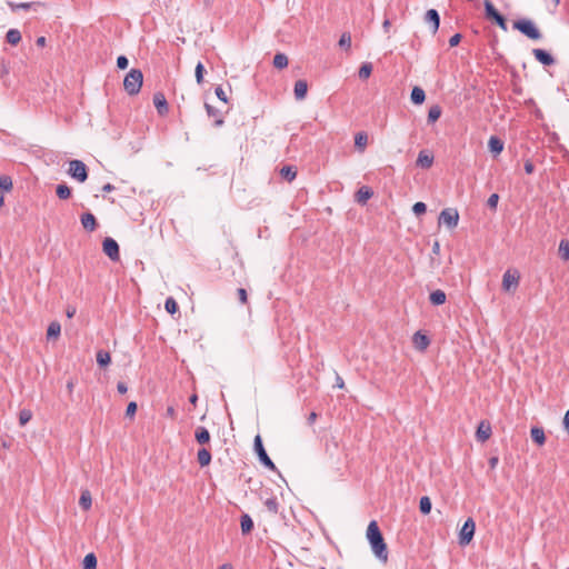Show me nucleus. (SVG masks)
I'll return each instance as SVG.
<instances>
[{
	"mask_svg": "<svg viewBox=\"0 0 569 569\" xmlns=\"http://www.w3.org/2000/svg\"><path fill=\"white\" fill-rule=\"evenodd\" d=\"M9 73L8 66L4 61H1L0 63V77H3L4 74Z\"/></svg>",
	"mask_w": 569,
	"mask_h": 569,
	"instance_id": "680f3d73",
	"label": "nucleus"
},
{
	"mask_svg": "<svg viewBox=\"0 0 569 569\" xmlns=\"http://www.w3.org/2000/svg\"><path fill=\"white\" fill-rule=\"evenodd\" d=\"M204 108H206L207 114L209 117L214 118V126L216 127H221L224 121H223V118H222L220 111L217 108H214L211 104H209V103H204Z\"/></svg>",
	"mask_w": 569,
	"mask_h": 569,
	"instance_id": "aec40b11",
	"label": "nucleus"
},
{
	"mask_svg": "<svg viewBox=\"0 0 569 569\" xmlns=\"http://www.w3.org/2000/svg\"><path fill=\"white\" fill-rule=\"evenodd\" d=\"M427 211V206L425 202L418 201L412 206V212L416 216H421Z\"/></svg>",
	"mask_w": 569,
	"mask_h": 569,
	"instance_id": "09e8293b",
	"label": "nucleus"
},
{
	"mask_svg": "<svg viewBox=\"0 0 569 569\" xmlns=\"http://www.w3.org/2000/svg\"><path fill=\"white\" fill-rule=\"evenodd\" d=\"M110 362H111V357H110V353L108 351L99 350L97 352V363L100 367H102V368L107 367Z\"/></svg>",
	"mask_w": 569,
	"mask_h": 569,
	"instance_id": "c9c22d12",
	"label": "nucleus"
},
{
	"mask_svg": "<svg viewBox=\"0 0 569 569\" xmlns=\"http://www.w3.org/2000/svg\"><path fill=\"white\" fill-rule=\"evenodd\" d=\"M433 163V156L428 153L426 150H421L417 158V166L423 169H428Z\"/></svg>",
	"mask_w": 569,
	"mask_h": 569,
	"instance_id": "6ab92c4d",
	"label": "nucleus"
},
{
	"mask_svg": "<svg viewBox=\"0 0 569 569\" xmlns=\"http://www.w3.org/2000/svg\"><path fill=\"white\" fill-rule=\"evenodd\" d=\"M316 419H317V413L312 411V412L309 415V417H308V423H309V425H312V423L316 421Z\"/></svg>",
	"mask_w": 569,
	"mask_h": 569,
	"instance_id": "774afa93",
	"label": "nucleus"
},
{
	"mask_svg": "<svg viewBox=\"0 0 569 569\" xmlns=\"http://www.w3.org/2000/svg\"><path fill=\"white\" fill-rule=\"evenodd\" d=\"M432 508L431 500L428 496H423L419 501V510L422 515H429Z\"/></svg>",
	"mask_w": 569,
	"mask_h": 569,
	"instance_id": "f704fd0d",
	"label": "nucleus"
},
{
	"mask_svg": "<svg viewBox=\"0 0 569 569\" xmlns=\"http://www.w3.org/2000/svg\"><path fill=\"white\" fill-rule=\"evenodd\" d=\"M153 104L157 108L159 114H164L168 112V103L161 92L153 94Z\"/></svg>",
	"mask_w": 569,
	"mask_h": 569,
	"instance_id": "a211bd4d",
	"label": "nucleus"
},
{
	"mask_svg": "<svg viewBox=\"0 0 569 569\" xmlns=\"http://www.w3.org/2000/svg\"><path fill=\"white\" fill-rule=\"evenodd\" d=\"M485 12L488 19L493 20L503 31H507L506 18L496 9L490 0H485Z\"/></svg>",
	"mask_w": 569,
	"mask_h": 569,
	"instance_id": "0eeeda50",
	"label": "nucleus"
},
{
	"mask_svg": "<svg viewBox=\"0 0 569 569\" xmlns=\"http://www.w3.org/2000/svg\"><path fill=\"white\" fill-rule=\"evenodd\" d=\"M253 448H254V451L258 456V459H259V462L266 467L267 469L269 470H272V471H278L276 465L273 463V461L270 459V457L268 456L264 447H263V443H262V439L259 435H257L254 437V440H253Z\"/></svg>",
	"mask_w": 569,
	"mask_h": 569,
	"instance_id": "20e7f679",
	"label": "nucleus"
},
{
	"mask_svg": "<svg viewBox=\"0 0 569 569\" xmlns=\"http://www.w3.org/2000/svg\"><path fill=\"white\" fill-rule=\"evenodd\" d=\"M523 169L526 173L531 174L535 171V166L530 160H527L525 162Z\"/></svg>",
	"mask_w": 569,
	"mask_h": 569,
	"instance_id": "6e6d98bb",
	"label": "nucleus"
},
{
	"mask_svg": "<svg viewBox=\"0 0 569 569\" xmlns=\"http://www.w3.org/2000/svg\"><path fill=\"white\" fill-rule=\"evenodd\" d=\"M498 462H499L498 457H491V458L489 459V466H490V468H491V469H495V468L497 467Z\"/></svg>",
	"mask_w": 569,
	"mask_h": 569,
	"instance_id": "0e129e2a",
	"label": "nucleus"
},
{
	"mask_svg": "<svg viewBox=\"0 0 569 569\" xmlns=\"http://www.w3.org/2000/svg\"><path fill=\"white\" fill-rule=\"evenodd\" d=\"M76 312H77L76 307H73V306H68L67 307L66 315H67L68 318H73Z\"/></svg>",
	"mask_w": 569,
	"mask_h": 569,
	"instance_id": "052dcab7",
	"label": "nucleus"
},
{
	"mask_svg": "<svg viewBox=\"0 0 569 569\" xmlns=\"http://www.w3.org/2000/svg\"><path fill=\"white\" fill-rule=\"evenodd\" d=\"M46 42H47V39L46 37H39L36 41L37 46L38 47H44L46 46Z\"/></svg>",
	"mask_w": 569,
	"mask_h": 569,
	"instance_id": "338daca9",
	"label": "nucleus"
},
{
	"mask_svg": "<svg viewBox=\"0 0 569 569\" xmlns=\"http://www.w3.org/2000/svg\"><path fill=\"white\" fill-rule=\"evenodd\" d=\"M308 92V83L306 80H298L295 83L293 93L295 98L299 101L303 100L307 97Z\"/></svg>",
	"mask_w": 569,
	"mask_h": 569,
	"instance_id": "dca6fc26",
	"label": "nucleus"
},
{
	"mask_svg": "<svg viewBox=\"0 0 569 569\" xmlns=\"http://www.w3.org/2000/svg\"><path fill=\"white\" fill-rule=\"evenodd\" d=\"M102 250L111 261H118L120 259L119 244L113 238H104L102 241Z\"/></svg>",
	"mask_w": 569,
	"mask_h": 569,
	"instance_id": "6e6552de",
	"label": "nucleus"
},
{
	"mask_svg": "<svg viewBox=\"0 0 569 569\" xmlns=\"http://www.w3.org/2000/svg\"><path fill=\"white\" fill-rule=\"evenodd\" d=\"M204 66L202 62H198L194 70L196 80L199 84L203 81Z\"/></svg>",
	"mask_w": 569,
	"mask_h": 569,
	"instance_id": "de8ad7c7",
	"label": "nucleus"
},
{
	"mask_svg": "<svg viewBox=\"0 0 569 569\" xmlns=\"http://www.w3.org/2000/svg\"><path fill=\"white\" fill-rule=\"evenodd\" d=\"M129 60L126 56H119L117 58V67L121 70H124L128 68Z\"/></svg>",
	"mask_w": 569,
	"mask_h": 569,
	"instance_id": "864d4df0",
	"label": "nucleus"
},
{
	"mask_svg": "<svg viewBox=\"0 0 569 569\" xmlns=\"http://www.w3.org/2000/svg\"><path fill=\"white\" fill-rule=\"evenodd\" d=\"M439 222L445 223L448 228L452 229L458 226L459 213L457 209L446 208L440 212Z\"/></svg>",
	"mask_w": 569,
	"mask_h": 569,
	"instance_id": "1a4fd4ad",
	"label": "nucleus"
},
{
	"mask_svg": "<svg viewBox=\"0 0 569 569\" xmlns=\"http://www.w3.org/2000/svg\"><path fill=\"white\" fill-rule=\"evenodd\" d=\"M56 193L59 199L66 200L71 196V189L66 183H59L56 188Z\"/></svg>",
	"mask_w": 569,
	"mask_h": 569,
	"instance_id": "72a5a7b5",
	"label": "nucleus"
},
{
	"mask_svg": "<svg viewBox=\"0 0 569 569\" xmlns=\"http://www.w3.org/2000/svg\"><path fill=\"white\" fill-rule=\"evenodd\" d=\"M559 254L562 260H569V241L562 239L559 243Z\"/></svg>",
	"mask_w": 569,
	"mask_h": 569,
	"instance_id": "ea45409f",
	"label": "nucleus"
},
{
	"mask_svg": "<svg viewBox=\"0 0 569 569\" xmlns=\"http://www.w3.org/2000/svg\"><path fill=\"white\" fill-rule=\"evenodd\" d=\"M412 342L417 350L425 351L430 345V339L428 338L427 335L422 333L421 331H417L412 337Z\"/></svg>",
	"mask_w": 569,
	"mask_h": 569,
	"instance_id": "ddd939ff",
	"label": "nucleus"
},
{
	"mask_svg": "<svg viewBox=\"0 0 569 569\" xmlns=\"http://www.w3.org/2000/svg\"><path fill=\"white\" fill-rule=\"evenodd\" d=\"M492 433L491 426L488 422L481 421L476 431V438L478 441H486Z\"/></svg>",
	"mask_w": 569,
	"mask_h": 569,
	"instance_id": "4468645a",
	"label": "nucleus"
},
{
	"mask_svg": "<svg viewBox=\"0 0 569 569\" xmlns=\"http://www.w3.org/2000/svg\"><path fill=\"white\" fill-rule=\"evenodd\" d=\"M530 436L532 441L539 446H542L546 442V436L542 428L532 427L530 430Z\"/></svg>",
	"mask_w": 569,
	"mask_h": 569,
	"instance_id": "393cba45",
	"label": "nucleus"
},
{
	"mask_svg": "<svg viewBox=\"0 0 569 569\" xmlns=\"http://www.w3.org/2000/svg\"><path fill=\"white\" fill-rule=\"evenodd\" d=\"M143 82V74L140 69H131L123 80V88L129 96L138 94Z\"/></svg>",
	"mask_w": 569,
	"mask_h": 569,
	"instance_id": "f03ea898",
	"label": "nucleus"
},
{
	"mask_svg": "<svg viewBox=\"0 0 569 569\" xmlns=\"http://www.w3.org/2000/svg\"><path fill=\"white\" fill-rule=\"evenodd\" d=\"M32 418V413L28 409H23L19 412V422L21 426L28 423Z\"/></svg>",
	"mask_w": 569,
	"mask_h": 569,
	"instance_id": "49530a36",
	"label": "nucleus"
},
{
	"mask_svg": "<svg viewBox=\"0 0 569 569\" xmlns=\"http://www.w3.org/2000/svg\"><path fill=\"white\" fill-rule=\"evenodd\" d=\"M498 201H499V194L498 193H492V194H490V197L487 200V206L491 210H496L497 206H498Z\"/></svg>",
	"mask_w": 569,
	"mask_h": 569,
	"instance_id": "8fccbe9b",
	"label": "nucleus"
},
{
	"mask_svg": "<svg viewBox=\"0 0 569 569\" xmlns=\"http://www.w3.org/2000/svg\"><path fill=\"white\" fill-rule=\"evenodd\" d=\"M6 40L12 46H17L21 41V32L18 29H9L6 34Z\"/></svg>",
	"mask_w": 569,
	"mask_h": 569,
	"instance_id": "c756f323",
	"label": "nucleus"
},
{
	"mask_svg": "<svg viewBox=\"0 0 569 569\" xmlns=\"http://www.w3.org/2000/svg\"><path fill=\"white\" fill-rule=\"evenodd\" d=\"M336 387L339 389L345 387V381L339 375L336 376Z\"/></svg>",
	"mask_w": 569,
	"mask_h": 569,
	"instance_id": "e2e57ef3",
	"label": "nucleus"
},
{
	"mask_svg": "<svg viewBox=\"0 0 569 569\" xmlns=\"http://www.w3.org/2000/svg\"><path fill=\"white\" fill-rule=\"evenodd\" d=\"M194 438L198 443L206 445L210 441V432L206 427L200 426L196 429Z\"/></svg>",
	"mask_w": 569,
	"mask_h": 569,
	"instance_id": "4be33fe9",
	"label": "nucleus"
},
{
	"mask_svg": "<svg viewBox=\"0 0 569 569\" xmlns=\"http://www.w3.org/2000/svg\"><path fill=\"white\" fill-rule=\"evenodd\" d=\"M264 506L266 508L272 512V513H278L279 511V503L277 501V498L276 497H271V498H268L264 500Z\"/></svg>",
	"mask_w": 569,
	"mask_h": 569,
	"instance_id": "79ce46f5",
	"label": "nucleus"
},
{
	"mask_svg": "<svg viewBox=\"0 0 569 569\" xmlns=\"http://www.w3.org/2000/svg\"><path fill=\"white\" fill-rule=\"evenodd\" d=\"M214 93H216L217 98H218L220 101H222V102H224V103H227V102H228L227 93H226V91L223 90V88H222L221 86L216 87V89H214Z\"/></svg>",
	"mask_w": 569,
	"mask_h": 569,
	"instance_id": "3c124183",
	"label": "nucleus"
},
{
	"mask_svg": "<svg viewBox=\"0 0 569 569\" xmlns=\"http://www.w3.org/2000/svg\"><path fill=\"white\" fill-rule=\"evenodd\" d=\"M410 99L413 104H422L426 100L425 90L420 87H415L411 90Z\"/></svg>",
	"mask_w": 569,
	"mask_h": 569,
	"instance_id": "b1692460",
	"label": "nucleus"
},
{
	"mask_svg": "<svg viewBox=\"0 0 569 569\" xmlns=\"http://www.w3.org/2000/svg\"><path fill=\"white\" fill-rule=\"evenodd\" d=\"M519 283V273L516 271L513 273L510 270L506 271L502 277V288L506 291H509L512 287L516 288Z\"/></svg>",
	"mask_w": 569,
	"mask_h": 569,
	"instance_id": "f8f14e48",
	"label": "nucleus"
},
{
	"mask_svg": "<svg viewBox=\"0 0 569 569\" xmlns=\"http://www.w3.org/2000/svg\"><path fill=\"white\" fill-rule=\"evenodd\" d=\"M137 408L138 406L134 401L129 402L126 409V417L133 418L137 412Z\"/></svg>",
	"mask_w": 569,
	"mask_h": 569,
	"instance_id": "603ef678",
	"label": "nucleus"
},
{
	"mask_svg": "<svg viewBox=\"0 0 569 569\" xmlns=\"http://www.w3.org/2000/svg\"><path fill=\"white\" fill-rule=\"evenodd\" d=\"M446 293L445 291L440 290V289H437L435 291H432L429 296V300L431 302V305L433 306H441L446 302Z\"/></svg>",
	"mask_w": 569,
	"mask_h": 569,
	"instance_id": "a878e982",
	"label": "nucleus"
},
{
	"mask_svg": "<svg viewBox=\"0 0 569 569\" xmlns=\"http://www.w3.org/2000/svg\"><path fill=\"white\" fill-rule=\"evenodd\" d=\"M280 176L287 180V181H292L296 177H297V169L292 166H283L281 169H280Z\"/></svg>",
	"mask_w": 569,
	"mask_h": 569,
	"instance_id": "c85d7f7f",
	"label": "nucleus"
},
{
	"mask_svg": "<svg viewBox=\"0 0 569 569\" xmlns=\"http://www.w3.org/2000/svg\"><path fill=\"white\" fill-rule=\"evenodd\" d=\"M367 539L373 555L382 562L388 560V548L376 520H371L367 528Z\"/></svg>",
	"mask_w": 569,
	"mask_h": 569,
	"instance_id": "f257e3e1",
	"label": "nucleus"
},
{
	"mask_svg": "<svg viewBox=\"0 0 569 569\" xmlns=\"http://www.w3.org/2000/svg\"><path fill=\"white\" fill-rule=\"evenodd\" d=\"M164 309L168 313L174 315L179 310V306L172 297H168L164 301Z\"/></svg>",
	"mask_w": 569,
	"mask_h": 569,
	"instance_id": "58836bf2",
	"label": "nucleus"
},
{
	"mask_svg": "<svg viewBox=\"0 0 569 569\" xmlns=\"http://www.w3.org/2000/svg\"><path fill=\"white\" fill-rule=\"evenodd\" d=\"M97 557L93 552H89L84 556L82 561V569H97Z\"/></svg>",
	"mask_w": 569,
	"mask_h": 569,
	"instance_id": "2f4dec72",
	"label": "nucleus"
},
{
	"mask_svg": "<svg viewBox=\"0 0 569 569\" xmlns=\"http://www.w3.org/2000/svg\"><path fill=\"white\" fill-rule=\"evenodd\" d=\"M273 66L277 69H283L288 66V57L284 53H277L273 57Z\"/></svg>",
	"mask_w": 569,
	"mask_h": 569,
	"instance_id": "e433bc0d",
	"label": "nucleus"
},
{
	"mask_svg": "<svg viewBox=\"0 0 569 569\" xmlns=\"http://www.w3.org/2000/svg\"><path fill=\"white\" fill-rule=\"evenodd\" d=\"M68 174L79 182H84L88 179V168L83 161L74 159L69 162Z\"/></svg>",
	"mask_w": 569,
	"mask_h": 569,
	"instance_id": "39448f33",
	"label": "nucleus"
},
{
	"mask_svg": "<svg viewBox=\"0 0 569 569\" xmlns=\"http://www.w3.org/2000/svg\"><path fill=\"white\" fill-rule=\"evenodd\" d=\"M461 34L460 33H456L453 34L450 39H449V46L450 47H456L459 44V42L461 41Z\"/></svg>",
	"mask_w": 569,
	"mask_h": 569,
	"instance_id": "5fc2aeb1",
	"label": "nucleus"
},
{
	"mask_svg": "<svg viewBox=\"0 0 569 569\" xmlns=\"http://www.w3.org/2000/svg\"><path fill=\"white\" fill-rule=\"evenodd\" d=\"M372 72V64L370 62H365L361 64L359 69V78L360 79H368Z\"/></svg>",
	"mask_w": 569,
	"mask_h": 569,
	"instance_id": "a19ab883",
	"label": "nucleus"
},
{
	"mask_svg": "<svg viewBox=\"0 0 569 569\" xmlns=\"http://www.w3.org/2000/svg\"><path fill=\"white\" fill-rule=\"evenodd\" d=\"M79 505L83 510H89L92 506V497L89 490L81 492Z\"/></svg>",
	"mask_w": 569,
	"mask_h": 569,
	"instance_id": "7c9ffc66",
	"label": "nucleus"
},
{
	"mask_svg": "<svg viewBox=\"0 0 569 569\" xmlns=\"http://www.w3.org/2000/svg\"><path fill=\"white\" fill-rule=\"evenodd\" d=\"M238 297H239V300H240L241 303H246L247 302V291H246V289L239 288L238 289Z\"/></svg>",
	"mask_w": 569,
	"mask_h": 569,
	"instance_id": "4d7b16f0",
	"label": "nucleus"
},
{
	"mask_svg": "<svg viewBox=\"0 0 569 569\" xmlns=\"http://www.w3.org/2000/svg\"><path fill=\"white\" fill-rule=\"evenodd\" d=\"M82 227L88 231H94L98 227L97 219L91 212H84L80 217Z\"/></svg>",
	"mask_w": 569,
	"mask_h": 569,
	"instance_id": "2eb2a0df",
	"label": "nucleus"
},
{
	"mask_svg": "<svg viewBox=\"0 0 569 569\" xmlns=\"http://www.w3.org/2000/svg\"><path fill=\"white\" fill-rule=\"evenodd\" d=\"M441 116V108L438 104L431 106L428 111V122H436Z\"/></svg>",
	"mask_w": 569,
	"mask_h": 569,
	"instance_id": "4c0bfd02",
	"label": "nucleus"
},
{
	"mask_svg": "<svg viewBox=\"0 0 569 569\" xmlns=\"http://www.w3.org/2000/svg\"><path fill=\"white\" fill-rule=\"evenodd\" d=\"M60 332H61V326L59 322L57 321H52L49 326H48V329H47V338L50 340V339H56L60 336Z\"/></svg>",
	"mask_w": 569,
	"mask_h": 569,
	"instance_id": "473e14b6",
	"label": "nucleus"
},
{
	"mask_svg": "<svg viewBox=\"0 0 569 569\" xmlns=\"http://www.w3.org/2000/svg\"><path fill=\"white\" fill-rule=\"evenodd\" d=\"M503 141L497 136H491L488 141V148L493 156H498L503 150Z\"/></svg>",
	"mask_w": 569,
	"mask_h": 569,
	"instance_id": "f3484780",
	"label": "nucleus"
},
{
	"mask_svg": "<svg viewBox=\"0 0 569 569\" xmlns=\"http://www.w3.org/2000/svg\"><path fill=\"white\" fill-rule=\"evenodd\" d=\"M425 21H426V23L430 24L431 32L433 34H436L437 31L439 30V26H440L439 12L436 9L427 10V12L425 14Z\"/></svg>",
	"mask_w": 569,
	"mask_h": 569,
	"instance_id": "9b49d317",
	"label": "nucleus"
},
{
	"mask_svg": "<svg viewBox=\"0 0 569 569\" xmlns=\"http://www.w3.org/2000/svg\"><path fill=\"white\" fill-rule=\"evenodd\" d=\"M513 29L529 38L530 40H540L542 34L536 23L530 19H519L513 22Z\"/></svg>",
	"mask_w": 569,
	"mask_h": 569,
	"instance_id": "7ed1b4c3",
	"label": "nucleus"
},
{
	"mask_svg": "<svg viewBox=\"0 0 569 569\" xmlns=\"http://www.w3.org/2000/svg\"><path fill=\"white\" fill-rule=\"evenodd\" d=\"M368 142V136L365 132H358L355 137V144L356 147L363 149L367 146Z\"/></svg>",
	"mask_w": 569,
	"mask_h": 569,
	"instance_id": "37998d69",
	"label": "nucleus"
},
{
	"mask_svg": "<svg viewBox=\"0 0 569 569\" xmlns=\"http://www.w3.org/2000/svg\"><path fill=\"white\" fill-rule=\"evenodd\" d=\"M372 196L373 191L369 187H361L356 193L359 203H366Z\"/></svg>",
	"mask_w": 569,
	"mask_h": 569,
	"instance_id": "bb28decb",
	"label": "nucleus"
},
{
	"mask_svg": "<svg viewBox=\"0 0 569 569\" xmlns=\"http://www.w3.org/2000/svg\"><path fill=\"white\" fill-rule=\"evenodd\" d=\"M339 47L349 50L351 47V36L348 32H343L339 39Z\"/></svg>",
	"mask_w": 569,
	"mask_h": 569,
	"instance_id": "a18cd8bd",
	"label": "nucleus"
},
{
	"mask_svg": "<svg viewBox=\"0 0 569 569\" xmlns=\"http://www.w3.org/2000/svg\"><path fill=\"white\" fill-rule=\"evenodd\" d=\"M563 429L567 431V433L569 435V409L567 410L565 417H563Z\"/></svg>",
	"mask_w": 569,
	"mask_h": 569,
	"instance_id": "bf43d9fd",
	"label": "nucleus"
},
{
	"mask_svg": "<svg viewBox=\"0 0 569 569\" xmlns=\"http://www.w3.org/2000/svg\"><path fill=\"white\" fill-rule=\"evenodd\" d=\"M475 531H476V523L472 518H468L463 522V525L459 531V536H458L459 545L460 546L469 545L475 536Z\"/></svg>",
	"mask_w": 569,
	"mask_h": 569,
	"instance_id": "423d86ee",
	"label": "nucleus"
},
{
	"mask_svg": "<svg viewBox=\"0 0 569 569\" xmlns=\"http://www.w3.org/2000/svg\"><path fill=\"white\" fill-rule=\"evenodd\" d=\"M8 6L12 11L18 10H29V9H36V7H40V2H8Z\"/></svg>",
	"mask_w": 569,
	"mask_h": 569,
	"instance_id": "5701e85b",
	"label": "nucleus"
},
{
	"mask_svg": "<svg viewBox=\"0 0 569 569\" xmlns=\"http://www.w3.org/2000/svg\"><path fill=\"white\" fill-rule=\"evenodd\" d=\"M12 189V179L9 176L0 177V191H10Z\"/></svg>",
	"mask_w": 569,
	"mask_h": 569,
	"instance_id": "c03bdc74",
	"label": "nucleus"
},
{
	"mask_svg": "<svg viewBox=\"0 0 569 569\" xmlns=\"http://www.w3.org/2000/svg\"><path fill=\"white\" fill-rule=\"evenodd\" d=\"M197 458L200 467L209 466L211 462V453L206 448H201L198 450Z\"/></svg>",
	"mask_w": 569,
	"mask_h": 569,
	"instance_id": "cd10ccee",
	"label": "nucleus"
},
{
	"mask_svg": "<svg viewBox=\"0 0 569 569\" xmlns=\"http://www.w3.org/2000/svg\"><path fill=\"white\" fill-rule=\"evenodd\" d=\"M532 54L535 56L536 60L545 67L552 66L556 62L552 54L546 49L536 48L532 50Z\"/></svg>",
	"mask_w": 569,
	"mask_h": 569,
	"instance_id": "9d476101",
	"label": "nucleus"
},
{
	"mask_svg": "<svg viewBox=\"0 0 569 569\" xmlns=\"http://www.w3.org/2000/svg\"><path fill=\"white\" fill-rule=\"evenodd\" d=\"M240 527L242 535H249L253 529V520L248 513H242L240 517Z\"/></svg>",
	"mask_w": 569,
	"mask_h": 569,
	"instance_id": "412c9836",
	"label": "nucleus"
},
{
	"mask_svg": "<svg viewBox=\"0 0 569 569\" xmlns=\"http://www.w3.org/2000/svg\"><path fill=\"white\" fill-rule=\"evenodd\" d=\"M114 189H116V188H114V186H113V184H111V183H106V184L102 187V191H103V192H111V191H113Z\"/></svg>",
	"mask_w": 569,
	"mask_h": 569,
	"instance_id": "69168bd1",
	"label": "nucleus"
},
{
	"mask_svg": "<svg viewBox=\"0 0 569 569\" xmlns=\"http://www.w3.org/2000/svg\"><path fill=\"white\" fill-rule=\"evenodd\" d=\"M117 390H118L119 393L123 395V393H126L128 391V387H127V385L124 382L119 381L117 383Z\"/></svg>",
	"mask_w": 569,
	"mask_h": 569,
	"instance_id": "13d9d810",
	"label": "nucleus"
}]
</instances>
